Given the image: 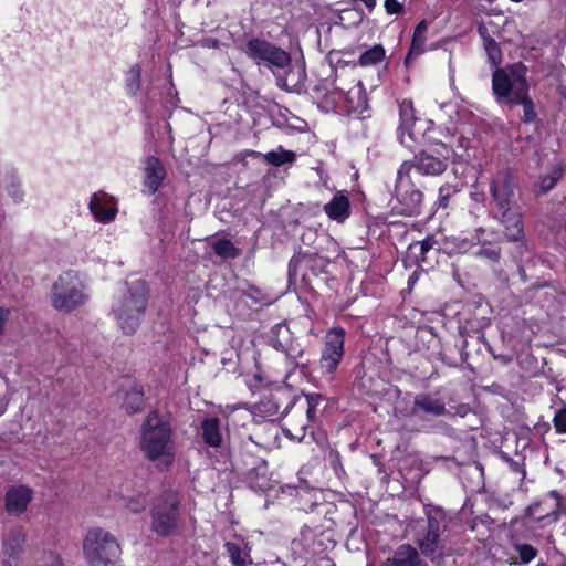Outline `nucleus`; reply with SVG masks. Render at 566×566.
<instances>
[{
	"instance_id": "f257e3e1",
	"label": "nucleus",
	"mask_w": 566,
	"mask_h": 566,
	"mask_svg": "<svg viewBox=\"0 0 566 566\" xmlns=\"http://www.w3.org/2000/svg\"><path fill=\"white\" fill-rule=\"evenodd\" d=\"M491 212L504 227L509 241H520L524 237L523 217L518 198L521 191L515 175L504 169L493 176L490 181Z\"/></svg>"
},
{
	"instance_id": "f03ea898",
	"label": "nucleus",
	"mask_w": 566,
	"mask_h": 566,
	"mask_svg": "<svg viewBox=\"0 0 566 566\" xmlns=\"http://www.w3.org/2000/svg\"><path fill=\"white\" fill-rule=\"evenodd\" d=\"M139 448L149 461L163 459L167 464L174 461L172 428L156 410L150 411L143 422Z\"/></svg>"
},
{
	"instance_id": "7ed1b4c3",
	"label": "nucleus",
	"mask_w": 566,
	"mask_h": 566,
	"mask_svg": "<svg viewBox=\"0 0 566 566\" xmlns=\"http://www.w3.org/2000/svg\"><path fill=\"white\" fill-rule=\"evenodd\" d=\"M148 286L144 280L127 284L126 292L116 298L112 313L124 334L132 335L140 326L148 303Z\"/></svg>"
},
{
	"instance_id": "20e7f679",
	"label": "nucleus",
	"mask_w": 566,
	"mask_h": 566,
	"mask_svg": "<svg viewBox=\"0 0 566 566\" xmlns=\"http://www.w3.org/2000/svg\"><path fill=\"white\" fill-rule=\"evenodd\" d=\"M426 516L427 522L417 531L415 542L422 555L434 562L449 554L450 517L438 506L427 510Z\"/></svg>"
},
{
	"instance_id": "39448f33",
	"label": "nucleus",
	"mask_w": 566,
	"mask_h": 566,
	"mask_svg": "<svg viewBox=\"0 0 566 566\" xmlns=\"http://www.w3.org/2000/svg\"><path fill=\"white\" fill-rule=\"evenodd\" d=\"M243 52L258 65L263 64L271 69L280 88L291 91L286 80L280 76V71L286 72L292 66L291 55L285 50L264 39L252 38L247 42Z\"/></svg>"
},
{
	"instance_id": "423d86ee",
	"label": "nucleus",
	"mask_w": 566,
	"mask_h": 566,
	"mask_svg": "<svg viewBox=\"0 0 566 566\" xmlns=\"http://www.w3.org/2000/svg\"><path fill=\"white\" fill-rule=\"evenodd\" d=\"M88 297L84 281L72 270L61 274L51 289V303L59 312L71 313L83 306Z\"/></svg>"
},
{
	"instance_id": "0eeeda50",
	"label": "nucleus",
	"mask_w": 566,
	"mask_h": 566,
	"mask_svg": "<svg viewBox=\"0 0 566 566\" xmlns=\"http://www.w3.org/2000/svg\"><path fill=\"white\" fill-rule=\"evenodd\" d=\"M83 553L88 566H116L122 549L113 534L101 527H94L84 538Z\"/></svg>"
},
{
	"instance_id": "6e6552de",
	"label": "nucleus",
	"mask_w": 566,
	"mask_h": 566,
	"mask_svg": "<svg viewBox=\"0 0 566 566\" xmlns=\"http://www.w3.org/2000/svg\"><path fill=\"white\" fill-rule=\"evenodd\" d=\"M180 499L166 491L150 509V530L160 537L175 536L180 531Z\"/></svg>"
},
{
	"instance_id": "1a4fd4ad",
	"label": "nucleus",
	"mask_w": 566,
	"mask_h": 566,
	"mask_svg": "<svg viewBox=\"0 0 566 566\" xmlns=\"http://www.w3.org/2000/svg\"><path fill=\"white\" fill-rule=\"evenodd\" d=\"M410 170L409 161H403L397 171L392 210L400 216L416 217L421 213L423 193L411 181Z\"/></svg>"
},
{
	"instance_id": "9d476101",
	"label": "nucleus",
	"mask_w": 566,
	"mask_h": 566,
	"mask_svg": "<svg viewBox=\"0 0 566 566\" xmlns=\"http://www.w3.org/2000/svg\"><path fill=\"white\" fill-rule=\"evenodd\" d=\"M526 72L527 69L522 63L513 64L510 74L503 69H496L492 76V90L496 98L516 105V97L527 94L530 90Z\"/></svg>"
},
{
	"instance_id": "9b49d317",
	"label": "nucleus",
	"mask_w": 566,
	"mask_h": 566,
	"mask_svg": "<svg viewBox=\"0 0 566 566\" xmlns=\"http://www.w3.org/2000/svg\"><path fill=\"white\" fill-rule=\"evenodd\" d=\"M454 151L449 146L441 144L432 151L421 150L413 156L412 160H408L411 169L416 168L422 176H440L442 175L451 160Z\"/></svg>"
},
{
	"instance_id": "f8f14e48",
	"label": "nucleus",
	"mask_w": 566,
	"mask_h": 566,
	"mask_svg": "<svg viewBox=\"0 0 566 566\" xmlns=\"http://www.w3.org/2000/svg\"><path fill=\"white\" fill-rule=\"evenodd\" d=\"M344 343L345 333L342 328H333L327 333L319 359V369L328 380L334 379V374L344 357Z\"/></svg>"
},
{
	"instance_id": "ddd939ff",
	"label": "nucleus",
	"mask_w": 566,
	"mask_h": 566,
	"mask_svg": "<svg viewBox=\"0 0 566 566\" xmlns=\"http://www.w3.org/2000/svg\"><path fill=\"white\" fill-rule=\"evenodd\" d=\"M272 344L276 349H281L286 359L291 361L294 366H305L306 363L302 361V357L304 355V349L302 346L293 340L292 333L287 325L285 324H276L272 328Z\"/></svg>"
},
{
	"instance_id": "4468645a",
	"label": "nucleus",
	"mask_w": 566,
	"mask_h": 566,
	"mask_svg": "<svg viewBox=\"0 0 566 566\" xmlns=\"http://www.w3.org/2000/svg\"><path fill=\"white\" fill-rule=\"evenodd\" d=\"M25 539L27 534L22 527H12L3 535L1 549L3 566H19L24 553Z\"/></svg>"
},
{
	"instance_id": "2eb2a0df",
	"label": "nucleus",
	"mask_w": 566,
	"mask_h": 566,
	"mask_svg": "<svg viewBox=\"0 0 566 566\" xmlns=\"http://www.w3.org/2000/svg\"><path fill=\"white\" fill-rule=\"evenodd\" d=\"M448 413L442 398L430 394H419L415 397L411 415L415 417H441Z\"/></svg>"
},
{
	"instance_id": "dca6fc26",
	"label": "nucleus",
	"mask_w": 566,
	"mask_h": 566,
	"mask_svg": "<svg viewBox=\"0 0 566 566\" xmlns=\"http://www.w3.org/2000/svg\"><path fill=\"white\" fill-rule=\"evenodd\" d=\"M421 555L417 547L405 543L394 551L392 555L384 562V566H429Z\"/></svg>"
},
{
	"instance_id": "f3484780",
	"label": "nucleus",
	"mask_w": 566,
	"mask_h": 566,
	"mask_svg": "<svg viewBox=\"0 0 566 566\" xmlns=\"http://www.w3.org/2000/svg\"><path fill=\"white\" fill-rule=\"evenodd\" d=\"M33 497V491L25 485H15L6 493V511L10 515L19 516L28 509Z\"/></svg>"
},
{
	"instance_id": "a211bd4d",
	"label": "nucleus",
	"mask_w": 566,
	"mask_h": 566,
	"mask_svg": "<svg viewBox=\"0 0 566 566\" xmlns=\"http://www.w3.org/2000/svg\"><path fill=\"white\" fill-rule=\"evenodd\" d=\"M253 467L248 470L247 482L249 486L255 492H265L273 488V481L269 474L266 461L262 459H254Z\"/></svg>"
},
{
	"instance_id": "6ab92c4d",
	"label": "nucleus",
	"mask_w": 566,
	"mask_h": 566,
	"mask_svg": "<svg viewBox=\"0 0 566 566\" xmlns=\"http://www.w3.org/2000/svg\"><path fill=\"white\" fill-rule=\"evenodd\" d=\"M416 122L413 104L409 99H403L399 104V127H398V139L406 147H411V144L406 139L413 142L411 128Z\"/></svg>"
},
{
	"instance_id": "aec40b11",
	"label": "nucleus",
	"mask_w": 566,
	"mask_h": 566,
	"mask_svg": "<svg viewBox=\"0 0 566 566\" xmlns=\"http://www.w3.org/2000/svg\"><path fill=\"white\" fill-rule=\"evenodd\" d=\"M165 177L166 170L159 158L155 156L147 157L144 185L149 193L154 195L157 192Z\"/></svg>"
},
{
	"instance_id": "412c9836",
	"label": "nucleus",
	"mask_w": 566,
	"mask_h": 566,
	"mask_svg": "<svg viewBox=\"0 0 566 566\" xmlns=\"http://www.w3.org/2000/svg\"><path fill=\"white\" fill-rule=\"evenodd\" d=\"M218 417H208L201 421V437L203 442L211 448H220L223 441L221 423Z\"/></svg>"
},
{
	"instance_id": "4be33fe9",
	"label": "nucleus",
	"mask_w": 566,
	"mask_h": 566,
	"mask_svg": "<svg viewBox=\"0 0 566 566\" xmlns=\"http://www.w3.org/2000/svg\"><path fill=\"white\" fill-rule=\"evenodd\" d=\"M281 392L270 394L264 396L258 403L256 410L265 418L282 417L286 413L287 409L293 405L292 401L282 410L281 409Z\"/></svg>"
},
{
	"instance_id": "5701e85b",
	"label": "nucleus",
	"mask_w": 566,
	"mask_h": 566,
	"mask_svg": "<svg viewBox=\"0 0 566 566\" xmlns=\"http://www.w3.org/2000/svg\"><path fill=\"white\" fill-rule=\"evenodd\" d=\"M324 212L337 222H344L350 214V202L345 195H335L332 200L324 206Z\"/></svg>"
},
{
	"instance_id": "b1692460",
	"label": "nucleus",
	"mask_w": 566,
	"mask_h": 566,
	"mask_svg": "<svg viewBox=\"0 0 566 566\" xmlns=\"http://www.w3.org/2000/svg\"><path fill=\"white\" fill-rule=\"evenodd\" d=\"M88 207L95 219L101 222L112 221L117 213V209L115 207L107 205L105 193H94L91 197Z\"/></svg>"
},
{
	"instance_id": "393cba45",
	"label": "nucleus",
	"mask_w": 566,
	"mask_h": 566,
	"mask_svg": "<svg viewBox=\"0 0 566 566\" xmlns=\"http://www.w3.org/2000/svg\"><path fill=\"white\" fill-rule=\"evenodd\" d=\"M428 24L424 20L418 23L415 29L410 50L405 59V65L409 66L411 62L424 52L427 41Z\"/></svg>"
},
{
	"instance_id": "a878e982",
	"label": "nucleus",
	"mask_w": 566,
	"mask_h": 566,
	"mask_svg": "<svg viewBox=\"0 0 566 566\" xmlns=\"http://www.w3.org/2000/svg\"><path fill=\"white\" fill-rule=\"evenodd\" d=\"M145 399L144 390L140 387H133L125 395L123 408L127 413L134 415L140 412L144 409Z\"/></svg>"
},
{
	"instance_id": "bb28decb",
	"label": "nucleus",
	"mask_w": 566,
	"mask_h": 566,
	"mask_svg": "<svg viewBox=\"0 0 566 566\" xmlns=\"http://www.w3.org/2000/svg\"><path fill=\"white\" fill-rule=\"evenodd\" d=\"M312 262L317 263V262H322V260L319 259V256L310 255V254L298 253V254L294 255L290 260V263H289V270H287L289 282L290 283L295 282L298 276V269L302 265H308Z\"/></svg>"
},
{
	"instance_id": "cd10ccee",
	"label": "nucleus",
	"mask_w": 566,
	"mask_h": 566,
	"mask_svg": "<svg viewBox=\"0 0 566 566\" xmlns=\"http://www.w3.org/2000/svg\"><path fill=\"white\" fill-rule=\"evenodd\" d=\"M263 157L266 164L275 167H280L284 164H292L296 159L295 153L284 150L282 147H280L279 150H271L264 154Z\"/></svg>"
},
{
	"instance_id": "c85d7f7f",
	"label": "nucleus",
	"mask_w": 566,
	"mask_h": 566,
	"mask_svg": "<svg viewBox=\"0 0 566 566\" xmlns=\"http://www.w3.org/2000/svg\"><path fill=\"white\" fill-rule=\"evenodd\" d=\"M562 176L563 169L558 166L554 167L547 175L542 176L537 184L538 190L536 195H544L552 190L556 186L557 181L562 178Z\"/></svg>"
},
{
	"instance_id": "c756f323",
	"label": "nucleus",
	"mask_w": 566,
	"mask_h": 566,
	"mask_svg": "<svg viewBox=\"0 0 566 566\" xmlns=\"http://www.w3.org/2000/svg\"><path fill=\"white\" fill-rule=\"evenodd\" d=\"M385 53L381 44H375L371 49L360 54L358 63L361 66L375 65L384 60Z\"/></svg>"
},
{
	"instance_id": "7c9ffc66",
	"label": "nucleus",
	"mask_w": 566,
	"mask_h": 566,
	"mask_svg": "<svg viewBox=\"0 0 566 566\" xmlns=\"http://www.w3.org/2000/svg\"><path fill=\"white\" fill-rule=\"evenodd\" d=\"M212 249L214 253L222 259H235L240 255V250L228 239L214 241Z\"/></svg>"
},
{
	"instance_id": "2f4dec72",
	"label": "nucleus",
	"mask_w": 566,
	"mask_h": 566,
	"mask_svg": "<svg viewBox=\"0 0 566 566\" xmlns=\"http://www.w3.org/2000/svg\"><path fill=\"white\" fill-rule=\"evenodd\" d=\"M541 504H534L528 506L527 516L534 522L542 523L543 525L555 523L558 520V513L556 511H551L545 514H541L538 511L541 509Z\"/></svg>"
},
{
	"instance_id": "473e14b6",
	"label": "nucleus",
	"mask_w": 566,
	"mask_h": 566,
	"mask_svg": "<svg viewBox=\"0 0 566 566\" xmlns=\"http://www.w3.org/2000/svg\"><path fill=\"white\" fill-rule=\"evenodd\" d=\"M224 548L228 553V556L231 560V563L234 566H245L247 565V557L248 555L242 552L241 547L232 542H227L224 544Z\"/></svg>"
},
{
	"instance_id": "72a5a7b5",
	"label": "nucleus",
	"mask_w": 566,
	"mask_h": 566,
	"mask_svg": "<svg viewBox=\"0 0 566 566\" xmlns=\"http://www.w3.org/2000/svg\"><path fill=\"white\" fill-rule=\"evenodd\" d=\"M142 69L138 64H134L127 74L126 88L130 95H136L140 88Z\"/></svg>"
},
{
	"instance_id": "f704fd0d",
	"label": "nucleus",
	"mask_w": 566,
	"mask_h": 566,
	"mask_svg": "<svg viewBox=\"0 0 566 566\" xmlns=\"http://www.w3.org/2000/svg\"><path fill=\"white\" fill-rule=\"evenodd\" d=\"M307 408H306V417L310 422H314L316 420V410L318 405L323 401V396L317 392H312L305 395Z\"/></svg>"
},
{
	"instance_id": "c9c22d12",
	"label": "nucleus",
	"mask_w": 566,
	"mask_h": 566,
	"mask_svg": "<svg viewBox=\"0 0 566 566\" xmlns=\"http://www.w3.org/2000/svg\"><path fill=\"white\" fill-rule=\"evenodd\" d=\"M488 57L492 65H497L502 60V52L494 39H485V43L483 44Z\"/></svg>"
},
{
	"instance_id": "e433bc0d",
	"label": "nucleus",
	"mask_w": 566,
	"mask_h": 566,
	"mask_svg": "<svg viewBox=\"0 0 566 566\" xmlns=\"http://www.w3.org/2000/svg\"><path fill=\"white\" fill-rule=\"evenodd\" d=\"M459 189L450 184H444L439 188L438 206L439 208L447 209L449 207V200Z\"/></svg>"
},
{
	"instance_id": "4c0bfd02",
	"label": "nucleus",
	"mask_w": 566,
	"mask_h": 566,
	"mask_svg": "<svg viewBox=\"0 0 566 566\" xmlns=\"http://www.w3.org/2000/svg\"><path fill=\"white\" fill-rule=\"evenodd\" d=\"M514 548L518 554L521 564H528L538 553L537 549L530 544H516L514 545Z\"/></svg>"
},
{
	"instance_id": "58836bf2",
	"label": "nucleus",
	"mask_w": 566,
	"mask_h": 566,
	"mask_svg": "<svg viewBox=\"0 0 566 566\" xmlns=\"http://www.w3.org/2000/svg\"><path fill=\"white\" fill-rule=\"evenodd\" d=\"M516 104H521L524 108V116L526 122H533L536 117L532 99L527 94L516 97Z\"/></svg>"
},
{
	"instance_id": "ea45409f",
	"label": "nucleus",
	"mask_w": 566,
	"mask_h": 566,
	"mask_svg": "<svg viewBox=\"0 0 566 566\" xmlns=\"http://www.w3.org/2000/svg\"><path fill=\"white\" fill-rule=\"evenodd\" d=\"M436 239L433 235H428L420 242H416L409 247L410 250L418 249L419 254L424 259V255L433 248Z\"/></svg>"
},
{
	"instance_id": "a19ab883",
	"label": "nucleus",
	"mask_w": 566,
	"mask_h": 566,
	"mask_svg": "<svg viewBox=\"0 0 566 566\" xmlns=\"http://www.w3.org/2000/svg\"><path fill=\"white\" fill-rule=\"evenodd\" d=\"M242 295L252 300L254 304L265 302L264 293L256 286L250 285L248 289L243 290Z\"/></svg>"
},
{
	"instance_id": "79ce46f5",
	"label": "nucleus",
	"mask_w": 566,
	"mask_h": 566,
	"mask_svg": "<svg viewBox=\"0 0 566 566\" xmlns=\"http://www.w3.org/2000/svg\"><path fill=\"white\" fill-rule=\"evenodd\" d=\"M555 429L558 433H566V408L559 409L553 419Z\"/></svg>"
},
{
	"instance_id": "37998d69",
	"label": "nucleus",
	"mask_w": 566,
	"mask_h": 566,
	"mask_svg": "<svg viewBox=\"0 0 566 566\" xmlns=\"http://www.w3.org/2000/svg\"><path fill=\"white\" fill-rule=\"evenodd\" d=\"M503 458L507 462L510 469L513 472L521 474V480H523L525 478V474H526L525 470L523 468V459L514 460L512 458H509L507 455H504Z\"/></svg>"
},
{
	"instance_id": "c03bdc74",
	"label": "nucleus",
	"mask_w": 566,
	"mask_h": 566,
	"mask_svg": "<svg viewBox=\"0 0 566 566\" xmlns=\"http://www.w3.org/2000/svg\"><path fill=\"white\" fill-rule=\"evenodd\" d=\"M385 9L388 14H398L403 11V6L398 0H386Z\"/></svg>"
},
{
	"instance_id": "a18cd8bd",
	"label": "nucleus",
	"mask_w": 566,
	"mask_h": 566,
	"mask_svg": "<svg viewBox=\"0 0 566 566\" xmlns=\"http://www.w3.org/2000/svg\"><path fill=\"white\" fill-rule=\"evenodd\" d=\"M478 255L486 258L492 261H497L500 258V249L482 248L479 250Z\"/></svg>"
},
{
	"instance_id": "49530a36",
	"label": "nucleus",
	"mask_w": 566,
	"mask_h": 566,
	"mask_svg": "<svg viewBox=\"0 0 566 566\" xmlns=\"http://www.w3.org/2000/svg\"><path fill=\"white\" fill-rule=\"evenodd\" d=\"M127 507L133 513H139L146 507V501L143 500H132L128 502Z\"/></svg>"
},
{
	"instance_id": "de8ad7c7",
	"label": "nucleus",
	"mask_w": 566,
	"mask_h": 566,
	"mask_svg": "<svg viewBox=\"0 0 566 566\" xmlns=\"http://www.w3.org/2000/svg\"><path fill=\"white\" fill-rule=\"evenodd\" d=\"M10 315V310L0 306V335L3 333L4 324Z\"/></svg>"
},
{
	"instance_id": "09e8293b",
	"label": "nucleus",
	"mask_w": 566,
	"mask_h": 566,
	"mask_svg": "<svg viewBox=\"0 0 566 566\" xmlns=\"http://www.w3.org/2000/svg\"><path fill=\"white\" fill-rule=\"evenodd\" d=\"M478 32L480 34V36L482 38L483 40V44L485 43V39H493L490 34H489V31H488V28L485 27L484 23H480L478 25Z\"/></svg>"
},
{
	"instance_id": "8fccbe9b",
	"label": "nucleus",
	"mask_w": 566,
	"mask_h": 566,
	"mask_svg": "<svg viewBox=\"0 0 566 566\" xmlns=\"http://www.w3.org/2000/svg\"><path fill=\"white\" fill-rule=\"evenodd\" d=\"M201 44L205 48H219V40L214 38H207L201 41Z\"/></svg>"
},
{
	"instance_id": "3c124183",
	"label": "nucleus",
	"mask_w": 566,
	"mask_h": 566,
	"mask_svg": "<svg viewBox=\"0 0 566 566\" xmlns=\"http://www.w3.org/2000/svg\"><path fill=\"white\" fill-rule=\"evenodd\" d=\"M45 566H62V562L59 556L50 555L49 563Z\"/></svg>"
},
{
	"instance_id": "603ef678",
	"label": "nucleus",
	"mask_w": 566,
	"mask_h": 566,
	"mask_svg": "<svg viewBox=\"0 0 566 566\" xmlns=\"http://www.w3.org/2000/svg\"><path fill=\"white\" fill-rule=\"evenodd\" d=\"M319 259L322 260V262H317V263L312 262L307 266L308 268H322V266H324L325 265V260L323 258H319Z\"/></svg>"
},
{
	"instance_id": "864d4df0",
	"label": "nucleus",
	"mask_w": 566,
	"mask_h": 566,
	"mask_svg": "<svg viewBox=\"0 0 566 566\" xmlns=\"http://www.w3.org/2000/svg\"><path fill=\"white\" fill-rule=\"evenodd\" d=\"M442 361L447 364L448 366H457L454 361H451L450 358H447L446 356H442Z\"/></svg>"
},
{
	"instance_id": "5fc2aeb1",
	"label": "nucleus",
	"mask_w": 566,
	"mask_h": 566,
	"mask_svg": "<svg viewBox=\"0 0 566 566\" xmlns=\"http://www.w3.org/2000/svg\"><path fill=\"white\" fill-rule=\"evenodd\" d=\"M504 562L509 563L510 565H516L517 564V560H516V558L514 556L504 559Z\"/></svg>"
},
{
	"instance_id": "6e6d98bb",
	"label": "nucleus",
	"mask_w": 566,
	"mask_h": 566,
	"mask_svg": "<svg viewBox=\"0 0 566 566\" xmlns=\"http://www.w3.org/2000/svg\"><path fill=\"white\" fill-rule=\"evenodd\" d=\"M284 113H290V112H289V109L286 107L280 108L279 115L280 116H284Z\"/></svg>"
},
{
	"instance_id": "4d7b16f0",
	"label": "nucleus",
	"mask_w": 566,
	"mask_h": 566,
	"mask_svg": "<svg viewBox=\"0 0 566 566\" xmlns=\"http://www.w3.org/2000/svg\"><path fill=\"white\" fill-rule=\"evenodd\" d=\"M551 494L554 495L555 497L557 496L556 491H552Z\"/></svg>"
},
{
	"instance_id": "13d9d810",
	"label": "nucleus",
	"mask_w": 566,
	"mask_h": 566,
	"mask_svg": "<svg viewBox=\"0 0 566 566\" xmlns=\"http://www.w3.org/2000/svg\"><path fill=\"white\" fill-rule=\"evenodd\" d=\"M563 97L566 99V93H563Z\"/></svg>"
},
{
	"instance_id": "bf43d9fd",
	"label": "nucleus",
	"mask_w": 566,
	"mask_h": 566,
	"mask_svg": "<svg viewBox=\"0 0 566 566\" xmlns=\"http://www.w3.org/2000/svg\"><path fill=\"white\" fill-rule=\"evenodd\" d=\"M558 566H566V563H563V564H560V565H558Z\"/></svg>"
}]
</instances>
